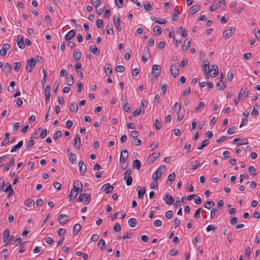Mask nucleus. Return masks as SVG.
I'll use <instances>...</instances> for the list:
<instances>
[{
	"label": "nucleus",
	"instance_id": "nucleus-9",
	"mask_svg": "<svg viewBox=\"0 0 260 260\" xmlns=\"http://www.w3.org/2000/svg\"><path fill=\"white\" fill-rule=\"evenodd\" d=\"M113 189L114 187L111 186L110 183L105 184L101 188V190L103 191H105L106 194L110 193Z\"/></svg>",
	"mask_w": 260,
	"mask_h": 260
},
{
	"label": "nucleus",
	"instance_id": "nucleus-55",
	"mask_svg": "<svg viewBox=\"0 0 260 260\" xmlns=\"http://www.w3.org/2000/svg\"><path fill=\"white\" fill-rule=\"evenodd\" d=\"M14 70L16 72H18L19 69L21 67V64L20 62H15L14 63Z\"/></svg>",
	"mask_w": 260,
	"mask_h": 260
},
{
	"label": "nucleus",
	"instance_id": "nucleus-33",
	"mask_svg": "<svg viewBox=\"0 0 260 260\" xmlns=\"http://www.w3.org/2000/svg\"><path fill=\"white\" fill-rule=\"evenodd\" d=\"M5 192H8V197L10 198L13 195V188L11 185V184H9V185L5 189Z\"/></svg>",
	"mask_w": 260,
	"mask_h": 260
},
{
	"label": "nucleus",
	"instance_id": "nucleus-47",
	"mask_svg": "<svg viewBox=\"0 0 260 260\" xmlns=\"http://www.w3.org/2000/svg\"><path fill=\"white\" fill-rule=\"evenodd\" d=\"M15 85V82L14 81H11L10 83V86L8 87V91L10 92H13L14 91V86Z\"/></svg>",
	"mask_w": 260,
	"mask_h": 260
},
{
	"label": "nucleus",
	"instance_id": "nucleus-4",
	"mask_svg": "<svg viewBox=\"0 0 260 260\" xmlns=\"http://www.w3.org/2000/svg\"><path fill=\"white\" fill-rule=\"evenodd\" d=\"M78 201L88 204L90 202V197L86 193H82L79 195Z\"/></svg>",
	"mask_w": 260,
	"mask_h": 260
},
{
	"label": "nucleus",
	"instance_id": "nucleus-24",
	"mask_svg": "<svg viewBox=\"0 0 260 260\" xmlns=\"http://www.w3.org/2000/svg\"><path fill=\"white\" fill-rule=\"evenodd\" d=\"M89 49L90 51L95 55L98 56L100 53V50L95 45H91Z\"/></svg>",
	"mask_w": 260,
	"mask_h": 260
},
{
	"label": "nucleus",
	"instance_id": "nucleus-52",
	"mask_svg": "<svg viewBox=\"0 0 260 260\" xmlns=\"http://www.w3.org/2000/svg\"><path fill=\"white\" fill-rule=\"evenodd\" d=\"M105 245V242L104 239H101L98 243V246L99 247L101 250H103Z\"/></svg>",
	"mask_w": 260,
	"mask_h": 260
},
{
	"label": "nucleus",
	"instance_id": "nucleus-63",
	"mask_svg": "<svg viewBox=\"0 0 260 260\" xmlns=\"http://www.w3.org/2000/svg\"><path fill=\"white\" fill-rule=\"evenodd\" d=\"M121 230V225L119 223H116L114 226V231L115 232H120Z\"/></svg>",
	"mask_w": 260,
	"mask_h": 260
},
{
	"label": "nucleus",
	"instance_id": "nucleus-7",
	"mask_svg": "<svg viewBox=\"0 0 260 260\" xmlns=\"http://www.w3.org/2000/svg\"><path fill=\"white\" fill-rule=\"evenodd\" d=\"M160 73V67L158 65H153L152 67V75L155 78H157Z\"/></svg>",
	"mask_w": 260,
	"mask_h": 260
},
{
	"label": "nucleus",
	"instance_id": "nucleus-13",
	"mask_svg": "<svg viewBox=\"0 0 260 260\" xmlns=\"http://www.w3.org/2000/svg\"><path fill=\"white\" fill-rule=\"evenodd\" d=\"M213 72V74L211 75L212 77H215L218 74V68L217 65H212L211 69L207 71V74L211 73Z\"/></svg>",
	"mask_w": 260,
	"mask_h": 260
},
{
	"label": "nucleus",
	"instance_id": "nucleus-64",
	"mask_svg": "<svg viewBox=\"0 0 260 260\" xmlns=\"http://www.w3.org/2000/svg\"><path fill=\"white\" fill-rule=\"evenodd\" d=\"M155 127L157 129H160L161 128V123L158 121L157 119L155 120Z\"/></svg>",
	"mask_w": 260,
	"mask_h": 260
},
{
	"label": "nucleus",
	"instance_id": "nucleus-57",
	"mask_svg": "<svg viewBox=\"0 0 260 260\" xmlns=\"http://www.w3.org/2000/svg\"><path fill=\"white\" fill-rule=\"evenodd\" d=\"M248 171L249 172V173L253 176H255L256 175V173H255V172H256V169H255V168L252 166H250L249 167V168H248Z\"/></svg>",
	"mask_w": 260,
	"mask_h": 260
},
{
	"label": "nucleus",
	"instance_id": "nucleus-26",
	"mask_svg": "<svg viewBox=\"0 0 260 260\" xmlns=\"http://www.w3.org/2000/svg\"><path fill=\"white\" fill-rule=\"evenodd\" d=\"M23 142L22 141H20L18 142V143L15 145H14L11 150V152H15L16 151H17L18 150H19L23 145Z\"/></svg>",
	"mask_w": 260,
	"mask_h": 260
},
{
	"label": "nucleus",
	"instance_id": "nucleus-42",
	"mask_svg": "<svg viewBox=\"0 0 260 260\" xmlns=\"http://www.w3.org/2000/svg\"><path fill=\"white\" fill-rule=\"evenodd\" d=\"M181 104L180 103L176 102L173 106L172 109L174 111H176L178 113L180 110Z\"/></svg>",
	"mask_w": 260,
	"mask_h": 260
},
{
	"label": "nucleus",
	"instance_id": "nucleus-14",
	"mask_svg": "<svg viewBox=\"0 0 260 260\" xmlns=\"http://www.w3.org/2000/svg\"><path fill=\"white\" fill-rule=\"evenodd\" d=\"M58 220L60 224H64L68 221V216L64 214H60L58 217Z\"/></svg>",
	"mask_w": 260,
	"mask_h": 260
},
{
	"label": "nucleus",
	"instance_id": "nucleus-11",
	"mask_svg": "<svg viewBox=\"0 0 260 260\" xmlns=\"http://www.w3.org/2000/svg\"><path fill=\"white\" fill-rule=\"evenodd\" d=\"M114 23L115 27L117 28L119 31H121V27L120 26V17L119 15L117 17L115 16L114 17Z\"/></svg>",
	"mask_w": 260,
	"mask_h": 260
},
{
	"label": "nucleus",
	"instance_id": "nucleus-21",
	"mask_svg": "<svg viewBox=\"0 0 260 260\" xmlns=\"http://www.w3.org/2000/svg\"><path fill=\"white\" fill-rule=\"evenodd\" d=\"M78 189H72L69 195V199L70 200H72L73 199H75L78 195Z\"/></svg>",
	"mask_w": 260,
	"mask_h": 260
},
{
	"label": "nucleus",
	"instance_id": "nucleus-58",
	"mask_svg": "<svg viewBox=\"0 0 260 260\" xmlns=\"http://www.w3.org/2000/svg\"><path fill=\"white\" fill-rule=\"evenodd\" d=\"M96 25L98 28H101L103 27V21L102 19H99L96 21Z\"/></svg>",
	"mask_w": 260,
	"mask_h": 260
},
{
	"label": "nucleus",
	"instance_id": "nucleus-25",
	"mask_svg": "<svg viewBox=\"0 0 260 260\" xmlns=\"http://www.w3.org/2000/svg\"><path fill=\"white\" fill-rule=\"evenodd\" d=\"M200 9L201 6L200 5H194L190 8V12H192V15H193L195 13H197L198 11H199Z\"/></svg>",
	"mask_w": 260,
	"mask_h": 260
},
{
	"label": "nucleus",
	"instance_id": "nucleus-1",
	"mask_svg": "<svg viewBox=\"0 0 260 260\" xmlns=\"http://www.w3.org/2000/svg\"><path fill=\"white\" fill-rule=\"evenodd\" d=\"M165 170L166 166L165 165H161L158 168L152 175L153 181H156V180H157L158 179H159Z\"/></svg>",
	"mask_w": 260,
	"mask_h": 260
},
{
	"label": "nucleus",
	"instance_id": "nucleus-44",
	"mask_svg": "<svg viewBox=\"0 0 260 260\" xmlns=\"http://www.w3.org/2000/svg\"><path fill=\"white\" fill-rule=\"evenodd\" d=\"M133 168H136L137 169L139 170L141 167V162L138 159H135L133 161Z\"/></svg>",
	"mask_w": 260,
	"mask_h": 260
},
{
	"label": "nucleus",
	"instance_id": "nucleus-32",
	"mask_svg": "<svg viewBox=\"0 0 260 260\" xmlns=\"http://www.w3.org/2000/svg\"><path fill=\"white\" fill-rule=\"evenodd\" d=\"M69 160L72 164H76V155L72 152L69 153Z\"/></svg>",
	"mask_w": 260,
	"mask_h": 260
},
{
	"label": "nucleus",
	"instance_id": "nucleus-19",
	"mask_svg": "<svg viewBox=\"0 0 260 260\" xmlns=\"http://www.w3.org/2000/svg\"><path fill=\"white\" fill-rule=\"evenodd\" d=\"M70 110L73 113H77L78 110V106L76 102H72L70 106Z\"/></svg>",
	"mask_w": 260,
	"mask_h": 260
},
{
	"label": "nucleus",
	"instance_id": "nucleus-53",
	"mask_svg": "<svg viewBox=\"0 0 260 260\" xmlns=\"http://www.w3.org/2000/svg\"><path fill=\"white\" fill-rule=\"evenodd\" d=\"M74 83V78L72 75L67 79V84L69 86H72Z\"/></svg>",
	"mask_w": 260,
	"mask_h": 260
},
{
	"label": "nucleus",
	"instance_id": "nucleus-39",
	"mask_svg": "<svg viewBox=\"0 0 260 260\" xmlns=\"http://www.w3.org/2000/svg\"><path fill=\"white\" fill-rule=\"evenodd\" d=\"M209 144V141L208 140H205L202 142L201 144L197 147L198 150H201L204 147L207 146Z\"/></svg>",
	"mask_w": 260,
	"mask_h": 260
},
{
	"label": "nucleus",
	"instance_id": "nucleus-62",
	"mask_svg": "<svg viewBox=\"0 0 260 260\" xmlns=\"http://www.w3.org/2000/svg\"><path fill=\"white\" fill-rule=\"evenodd\" d=\"M142 112V110L141 108H137L135 111L133 112V116L134 117L138 116L140 115Z\"/></svg>",
	"mask_w": 260,
	"mask_h": 260
},
{
	"label": "nucleus",
	"instance_id": "nucleus-31",
	"mask_svg": "<svg viewBox=\"0 0 260 260\" xmlns=\"http://www.w3.org/2000/svg\"><path fill=\"white\" fill-rule=\"evenodd\" d=\"M10 232L9 229H6L4 231L3 233V239L4 242H6L10 237Z\"/></svg>",
	"mask_w": 260,
	"mask_h": 260
},
{
	"label": "nucleus",
	"instance_id": "nucleus-45",
	"mask_svg": "<svg viewBox=\"0 0 260 260\" xmlns=\"http://www.w3.org/2000/svg\"><path fill=\"white\" fill-rule=\"evenodd\" d=\"M105 70L106 72L108 71V73L109 74H111L112 73V66L110 63H106L105 66Z\"/></svg>",
	"mask_w": 260,
	"mask_h": 260
},
{
	"label": "nucleus",
	"instance_id": "nucleus-48",
	"mask_svg": "<svg viewBox=\"0 0 260 260\" xmlns=\"http://www.w3.org/2000/svg\"><path fill=\"white\" fill-rule=\"evenodd\" d=\"M17 44L19 48L24 49L25 47L24 42L23 41V38H21V40L17 42Z\"/></svg>",
	"mask_w": 260,
	"mask_h": 260
},
{
	"label": "nucleus",
	"instance_id": "nucleus-54",
	"mask_svg": "<svg viewBox=\"0 0 260 260\" xmlns=\"http://www.w3.org/2000/svg\"><path fill=\"white\" fill-rule=\"evenodd\" d=\"M215 204L213 201H207L204 205V207L205 208H207L208 209H209L210 208V206H214Z\"/></svg>",
	"mask_w": 260,
	"mask_h": 260
},
{
	"label": "nucleus",
	"instance_id": "nucleus-37",
	"mask_svg": "<svg viewBox=\"0 0 260 260\" xmlns=\"http://www.w3.org/2000/svg\"><path fill=\"white\" fill-rule=\"evenodd\" d=\"M210 63L208 60H204L203 61V69L204 71L207 74V71L209 69Z\"/></svg>",
	"mask_w": 260,
	"mask_h": 260
},
{
	"label": "nucleus",
	"instance_id": "nucleus-3",
	"mask_svg": "<svg viewBox=\"0 0 260 260\" xmlns=\"http://www.w3.org/2000/svg\"><path fill=\"white\" fill-rule=\"evenodd\" d=\"M36 64V61L34 58L28 59L26 67V71L30 73Z\"/></svg>",
	"mask_w": 260,
	"mask_h": 260
},
{
	"label": "nucleus",
	"instance_id": "nucleus-50",
	"mask_svg": "<svg viewBox=\"0 0 260 260\" xmlns=\"http://www.w3.org/2000/svg\"><path fill=\"white\" fill-rule=\"evenodd\" d=\"M185 44H186V40L184 42V44L182 46V50L183 52L186 51L188 50V49L190 47V41H188L187 42V45H186Z\"/></svg>",
	"mask_w": 260,
	"mask_h": 260
},
{
	"label": "nucleus",
	"instance_id": "nucleus-5",
	"mask_svg": "<svg viewBox=\"0 0 260 260\" xmlns=\"http://www.w3.org/2000/svg\"><path fill=\"white\" fill-rule=\"evenodd\" d=\"M150 56V49L148 48L145 47L142 53V59L144 62L147 61L148 58Z\"/></svg>",
	"mask_w": 260,
	"mask_h": 260
},
{
	"label": "nucleus",
	"instance_id": "nucleus-49",
	"mask_svg": "<svg viewBox=\"0 0 260 260\" xmlns=\"http://www.w3.org/2000/svg\"><path fill=\"white\" fill-rule=\"evenodd\" d=\"M35 204V202L32 199H28L25 201V205L28 207H31Z\"/></svg>",
	"mask_w": 260,
	"mask_h": 260
},
{
	"label": "nucleus",
	"instance_id": "nucleus-20",
	"mask_svg": "<svg viewBox=\"0 0 260 260\" xmlns=\"http://www.w3.org/2000/svg\"><path fill=\"white\" fill-rule=\"evenodd\" d=\"M50 87L49 85H47L45 89V101L46 102L48 103L49 102L50 100Z\"/></svg>",
	"mask_w": 260,
	"mask_h": 260
},
{
	"label": "nucleus",
	"instance_id": "nucleus-27",
	"mask_svg": "<svg viewBox=\"0 0 260 260\" xmlns=\"http://www.w3.org/2000/svg\"><path fill=\"white\" fill-rule=\"evenodd\" d=\"M4 72L5 74L8 76L11 72V67L9 62H7L4 67Z\"/></svg>",
	"mask_w": 260,
	"mask_h": 260
},
{
	"label": "nucleus",
	"instance_id": "nucleus-43",
	"mask_svg": "<svg viewBox=\"0 0 260 260\" xmlns=\"http://www.w3.org/2000/svg\"><path fill=\"white\" fill-rule=\"evenodd\" d=\"M90 3H91V4L93 6H95L96 9L101 4V0H90Z\"/></svg>",
	"mask_w": 260,
	"mask_h": 260
},
{
	"label": "nucleus",
	"instance_id": "nucleus-12",
	"mask_svg": "<svg viewBox=\"0 0 260 260\" xmlns=\"http://www.w3.org/2000/svg\"><path fill=\"white\" fill-rule=\"evenodd\" d=\"M10 48V45L5 43L2 46V48L0 50V55L2 56H5L7 54V50Z\"/></svg>",
	"mask_w": 260,
	"mask_h": 260
},
{
	"label": "nucleus",
	"instance_id": "nucleus-17",
	"mask_svg": "<svg viewBox=\"0 0 260 260\" xmlns=\"http://www.w3.org/2000/svg\"><path fill=\"white\" fill-rule=\"evenodd\" d=\"M76 35V31L75 29H72L69 31L64 37V39L66 41H69L72 39Z\"/></svg>",
	"mask_w": 260,
	"mask_h": 260
},
{
	"label": "nucleus",
	"instance_id": "nucleus-56",
	"mask_svg": "<svg viewBox=\"0 0 260 260\" xmlns=\"http://www.w3.org/2000/svg\"><path fill=\"white\" fill-rule=\"evenodd\" d=\"M145 193V187H144L143 188L139 190L138 191V198L142 199Z\"/></svg>",
	"mask_w": 260,
	"mask_h": 260
},
{
	"label": "nucleus",
	"instance_id": "nucleus-36",
	"mask_svg": "<svg viewBox=\"0 0 260 260\" xmlns=\"http://www.w3.org/2000/svg\"><path fill=\"white\" fill-rule=\"evenodd\" d=\"M177 7H176L173 12V21H177L179 19V16L178 15L179 12L176 9Z\"/></svg>",
	"mask_w": 260,
	"mask_h": 260
},
{
	"label": "nucleus",
	"instance_id": "nucleus-61",
	"mask_svg": "<svg viewBox=\"0 0 260 260\" xmlns=\"http://www.w3.org/2000/svg\"><path fill=\"white\" fill-rule=\"evenodd\" d=\"M173 215V212L172 210L168 211L165 214L166 217L167 219H170L172 218Z\"/></svg>",
	"mask_w": 260,
	"mask_h": 260
},
{
	"label": "nucleus",
	"instance_id": "nucleus-22",
	"mask_svg": "<svg viewBox=\"0 0 260 260\" xmlns=\"http://www.w3.org/2000/svg\"><path fill=\"white\" fill-rule=\"evenodd\" d=\"M81 52L77 50H75L73 52V57L75 60L78 61L81 57Z\"/></svg>",
	"mask_w": 260,
	"mask_h": 260
},
{
	"label": "nucleus",
	"instance_id": "nucleus-6",
	"mask_svg": "<svg viewBox=\"0 0 260 260\" xmlns=\"http://www.w3.org/2000/svg\"><path fill=\"white\" fill-rule=\"evenodd\" d=\"M162 200L165 202L167 205H171L173 203L174 200L172 196H169V193H166L163 197Z\"/></svg>",
	"mask_w": 260,
	"mask_h": 260
},
{
	"label": "nucleus",
	"instance_id": "nucleus-15",
	"mask_svg": "<svg viewBox=\"0 0 260 260\" xmlns=\"http://www.w3.org/2000/svg\"><path fill=\"white\" fill-rule=\"evenodd\" d=\"M73 186L74 189H78V191L81 192L83 189V185L82 183L78 180H75L73 183Z\"/></svg>",
	"mask_w": 260,
	"mask_h": 260
},
{
	"label": "nucleus",
	"instance_id": "nucleus-41",
	"mask_svg": "<svg viewBox=\"0 0 260 260\" xmlns=\"http://www.w3.org/2000/svg\"><path fill=\"white\" fill-rule=\"evenodd\" d=\"M153 31L157 35H160L162 32V30L160 27L158 25L155 26L153 27Z\"/></svg>",
	"mask_w": 260,
	"mask_h": 260
},
{
	"label": "nucleus",
	"instance_id": "nucleus-40",
	"mask_svg": "<svg viewBox=\"0 0 260 260\" xmlns=\"http://www.w3.org/2000/svg\"><path fill=\"white\" fill-rule=\"evenodd\" d=\"M219 210L216 208L212 209L210 213V218H217V212H218Z\"/></svg>",
	"mask_w": 260,
	"mask_h": 260
},
{
	"label": "nucleus",
	"instance_id": "nucleus-2",
	"mask_svg": "<svg viewBox=\"0 0 260 260\" xmlns=\"http://www.w3.org/2000/svg\"><path fill=\"white\" fill-rule=\"evenodd\" d=\"M235 31V28L234 27H230L223 32V37L225 39H228L231 38Z\"/></svg>",
	"mask_w": 260,
	"mask_h": 260
},
{
	"label": "nucleus",
	"instance_id": "nucleus-28",
	"mask_svg": "<svg viewBox=\"0 0 260 260\" xmlns=\"http://www.w3.org/2000/svg\"><path fill=\"white\" fill-rule=\"evenodd\" d=\"M15 159L14 157H12L11 160L8 162L5 167V170L6 171H8L10 169V168L11 166H13L15 164Z\"/></svg>",
	"mask_w": 260,
	"mask_h": 260
},
{
	"label": "nucleus",
	"instance_id": "nucleus-46",
	"mask_svg": "<svg viewBox=\"0 0 260 260\" xmlns=\"http://www.w3.org/2000/svg\"><path fill=\"white\" fill-rule=\"evenodd\" d=\"M62 136V132L61 131H57L53 136V139L56 140Z\"/></svg>",
	"mask_w": 260,
	"mask_h": 260
},
{
	"label": "nucleus",
	"instance_id": "nucleus-59",
	"mask_svg": "<svg viewBox=\"0 0 260 260\" xmlns=\"http://www.w3.org/2000/svg\"><path fill=\"white\" fill-rule=\"evenodd\" d=\"M236 129L237 128L235 126H233L228 129L227 133L230 135L233 134L235 133Z\"/></svg>",
	"mask_w": 260,
	"mask_h": 260
},
{
	"label": "nucleus",
	"instance_id": "nucleus-29",
	"mask_svg": "<svg viewBox=\"0 0 260 260\" xmlns=\"http://www.w3.org/2000/svg\"><path fill=\"white\" fill-rule=\"evenodd\" d=\"M137 223L138 222L137 221V219L135 218H131L129 219L128 221V225L132 228L135 227L137 225Z\"/></svg>",
	"mask_w": 260,
	"mask_h": 260
},
{
	"label": "nucleus",
	"instance_id": "nucleus-18",
	"mask_svg": "<svg viewBox=\"0 0 260 260\" xmlns=\"http://www.w3.org/2000/svg\"><path fill=\"white\" fill-rule=\"evenodd\" d=\"M74 140L75 148L77 149H79L80 148L81 140L80 137L78 134L76 135Z\"/></svg>",
	"mask_w": 260,
	"mask_h": 260
},
{
	"label": "nucleus",
	"instance_id": "nucleus-8",
	"mask_svg": "<svg viewBox=\"0 0 260 260\" xmlns=\"http://www.w3.org/2000/svg\"><path fill=\"white\" fill-rule=\"evenodd\" d=\"M179 69L177 64L174 63L172 65L171 68V74L173 77L175 78L178 75Z\"/></svg>",
	"mask_w": 260,
	"mask_h": 260
},
{
	"label": "nucleus",
	"instance_id": "nucleus-34",
	"mask_svg": "<svg viewBox=\"0 0 260 260\" xmlns=\"http://www.w3.org/2000/svg\"><path fill=\"white\" fill-rule=\"evenodd\" d=\"M259 107L258 106V105L256 104V105H254L253 107V109L252 110V112H251V115L254 116H257L258 114V111H257V109H258Z\"/></svg>",
	"mask_w": 260,
	"mask_h": 260
},
{
	"label": "nucleus",
	"instance_id": "nucleus-60",
	"mask_svg": "<svg viewBox=\"0 0 260 260\" xmlns=\"http://www.w3.org/2000/svg\"><path fill=\"white\" fill-rule=\"evenodd\" d=\"M153 21H154L155 23L160 24H164L167 23V21L166 19H162L161 21H159L156 19V18H154L152 19Z\"/></svg>",
	"mask_w": 260,
	"mask_h": 260
},
{
	"label": "nucleus",
	"instance_id": "nucleus-38",
	"mask_svg": "<svg viewBox=\"0 0 260 260\" xmlns=\"http://www.w3.org/2000/svg\"><path fill=\"white\" fill-rule=\"evenodd\" d=\"M106 27L107 28V32L108 35H110L113 33V25L111 23H108Z\"/></svg>",
	"mask_w": 260,
	"mask_h": 260
},
{
	"label": "nucleus",
	"instance_id": "nucleus-10",
	"mask_svg": "<svg viewBox=\"0 0 260 260\" xmlns=\"http://www.w3.org/2000/svg\"><path fill=\"white\" fill-rule=\"evenodd\" d=\"M79 171L81 175H84L86 173L87 168L83 160H80L78 164Z\"/></svg>",
	"mask_w": 260,
	"mask_h": 260
},
{
	"label": "nucleus",
	"instance_id": "nucleus-30",
	"mask_svg": "<svg viewBox=\"0 0 260 260\" xmlns=\"http://www.w3.org/2000/svg\"><path fill=\"white\" fill-rule=\"evenodd\" d=\"M160 153H153L151 154L152 157L149 159L150 163L152 164L160 156Z\"/></svg>",
	"mask_w": 260,
	"mask_h": 260
},
{
	"label": "nucleus",
	"instance_id": "nucleus-51",
	"mask_svg": "<svg viewBox=\"0 0 260 260\" xmlns=\"http://www.w3.org/2000/svg\"><path fill=\"white\" fill-rule=\"evenodd\" d=\"M220 75V82L222 83L221 84L222 86H221L220 88H219V90H223L226 87V84L223 82V75L222 73H221Z\"/></svg>",
	"mask_w": 260,
	"mask_h": 260
},
{
	"label": "nucleus",
	"instance_id": "nucleus-16",
	"mask_svg": "<svg viewBox=\"0 0 260 260\" xmlns=\"http://www.w3.org/2000/svg\"><path fill=\"white\" fill-rule=\"evenodd\" d=\"M128 156V152L126 150L122 151L121 152V155L119 159L120 162L127 161Z\"/></svg>",
	"mask_w": 260,
	"mask_h": 260
},
{
	"label": "nucleus",
	"instance_id": "nucleus-35",
	"mask_svg": "<svg viewBox=\"0 0 260 260\" xmlns=\"http://www.w3.org/2000/svg\"><path fill=\"white\" fill-rule=\"evenodd\" d=\"M80 229H81V225L79 224H76L73 228V234L74 235L78 234V233L79 232V231H80Z\"/></svg>",
	"mask_w": 260,
	"mask_h": 260
},
{
	"label": "nucleus",
	"instance_id": "nucleus-23",
	"mask_svg": "<svg viewBox=\"0 0 260 260\" xmlns=\"http://www.w3.org/2000/svg\"><path fill=\"white\" fill-rule=\"evenodd\" d=\"M248 90L247 88H241V90H240V91L239 93V98H245V97H246L247 96V94H248Z\"/></svg>",
	"mask_w": 260,
	"mask_h": 260
}]
</instances>
